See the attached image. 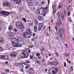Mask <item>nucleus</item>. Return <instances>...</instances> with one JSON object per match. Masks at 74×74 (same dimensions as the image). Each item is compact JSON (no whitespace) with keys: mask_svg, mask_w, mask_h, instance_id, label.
<instances>
[{"mask_svg":"<svg viewBox=\"0 0 74 74\" xmlns=\"http://www.w3.org/2000/svg\"><path fill=\"white\" fill-rule=\"evenodd\" d=\"M27 3L28 4H33V0H27Z\"/></svg>","mask_w":74,"mask_h":74,"instance_id":"obj_13","label":"nucleus"},{"mask_svg":"<svg viewBox=\"0 0 74 74\" xmlns=\"http://www.w3.org/2000/svg\"><path fill=\"white\" fill-rule=\"evenodd\" d=\"M28 53H30V49L28 50Z\"/></svg>","mask_w":74,"mask_h":74,"instance_id":"obj_54","label":"nucleus"},{"mask_svg":"<svg viewBox=\"0 0 74 74\" xmlns=\"http://www.w3.org/2000/svg\"><path fill=\"white\" fill-rule=\"evenodd\" d=\"M34 32H36L37 31V28L36 27V26H35L34 27Z\"/></svg>","mask_w":74,"mask_h":74,"instance_id":"obj_22","label":"nucleus"},{"mask_svg":"<svg viewBox=\"0 0 74 74\" xmlns=\"http://www.w3.org/2000/svg\"><path fill=\"white\" fill-rule=\"evenodd\" d=\"M56 30V32H57L58 31V28H57V27H55Z\"/></svg>","mask_w":74,"mask_h":74,"instance_id":"obj_47","label":"nucleus"},{"mask_svg":"<svg viewBox=\"0 0 74 74\" xmlns=\"http://www.w3.org/2000/svg\"><path fill=\"white\" fill-rule=\"evenodd\" d=\"M17 0H13V2H14L15 3H16V1Z\"/></svg>","mask_w":74,"mask_h":74,"instance_id":"obj_48","label":"nucleus"},{"mask_svg":"<svg viewBox=\"0 0 74 74\" xmlns=\"http://www.w3.org/2000/svg\"><path fill=\"white\" fill-rule=\"evenodd\" d=\"M5 64H8V62H5Z\"/></svg>","mask_w":74,"mask_h":74,"instance_id":"obj_46","label":"nucleus"},{"mask_svg":"<svg viewBox=\"0 0 74 74\" xmlns=\"http://www.w3.org/2000/svg\"><path fill=\"white\" fill-rule=\"evenodd\" d=\"M36 56H40V53H36Z\"/></svg>","mask_w":74,"mask_h":74,"instance_id":"obj_34","label":"nucleus"},{"mask_svg":"<svg viewBox=\"0 0 74 74\" xmlns=\"http://www.w3.org/2000/svg\"><path fill=\"white\" fill-rule=\"evenodd\" d=\"M22 63H18L17 64V65H18V66H21V65H22Z\"/></svg>","mask_w":74,"mask_h":74,"instance_id":"obj_39","label":"nucleus"},{"mask_svg":"<svg viewBox=\"0 0 74 74\" xmlns=\"http://www.w3.org/2000/svg\"><path fill=\"white\" fill-rule=\"evenodd\" d=\"M35 24L36 25H37L38 24V23L37 21L36 20V21L35 22Z\"/></svg>","mask_w":74,"mask_h":74,"instance_id":"obj_26","label":"nucleus"},{"mask_svg":"<svg viewBox=\"0 0 74 74\" xmlns=\"http://www.w3.org/2000/svg\"><path fill=\"white\" fill-rule=\"evenodd\" d=\"M30 59H33V56L31 55L30 56Z\"/></svg>","mask_w":74,"mask_h":74,"instance_id":"obj_51","label":"nucleus"},{"mask_svg":"<svg viewBox=\"0 0 74 74\" xmlns=\"http://www.w3.org/2000/svg\"><path fill=\"white\" fill-rule=\"evenodd\" d=\"M12 42L14 47H21V45L18 43L16 38H13L12 40Z\"/></svg>","mask_w":74,"mask_h":74,"instance_id":"obj_1","label":"nucleus"},{"mask_svg":"<svg viewBox=\"0 0 74 74\" xmlns=\"http://www.w3.org/2000/svg\"><path fill=\"white\" fill-rule=\"evenodd\" d=\"M58 64V62L57 61H56L54 62H53V66H56Z\"/></svg>","mask_w":74,"mask_h":74,"instance_id":"obj_20","label":"nucleus"},{"mask_svg":"<svg viewBox=\"0 0 74 74\" xmlns=\"http://www.w3.org/2000/svg\"><path fill=\"white\" fill-rule=\"evenodd\" d=\"M28 73L30 74H33V72H32V71H30V70H29L28 71Z\"/></svg>","mask_w":74,"mask_h":74,"instance_id":"obj_35","label":"nucleus"},{"mask_svg":"<svg viewBox=\"0 0 74 74\" xmlns=\"http://www.w3.org/2000/svg\"><path fill=\"white\" fill-rule=\"evenodd\" d=\"M5 71H6V72H9V70H5Z\"/></svg>","mask_w":74,"mask_h":74,"instance_id":"obj_61","label":"nucleus"},{"mask_svg":"<svg viewBox=\"0 0 74 74\" xmlns=\"http://www.w3.org/2000/svg\"><path fill=\"white\" fill-rule=\"evenodd\" d=\"M33 3L28 4V6L29 7V8L31 9V10H33V7L32 6V5H33Z\"/></svg>","mask_w":74,"mask_h":74,"instance_id":"obj_14","label":"nucleus"},{"mask_svg":"<svg viewBox=\"0 0 74 74\" xmlns=\"http://www.w3.org/2000/svg\"><path fill=\"white\" fill-rule=\"evenodd\" d=\"M3 5L4 7H12V5L10 3L6 1L5 3H3Z\"/></svg>","mask_w":74,"mask_h":74,"instance_id":"obj_7","label":"nucleus"},{"mask_svg":"<svg viewBox=\"0 0 74 74\" xmlns=\"http://www.w3.org/2000/svg\"><path fill=\"white\" fill-rule=\"evenodd\" d=\"M2 50H3V48L0 46V51H2Z\"/></svg>","mask_w":74,"mask_h":74,"instance_id":"obj_44","label":"nucleus"},{"mask_svg":"<svg viewBox=\"0 0 74 74\" xmlns=\"http://www.w3.org/2000/svg\"><path fill=\"white\" fill-rule=\"evenodd\" d=\"M38 59H41V56L38 57Z\"/></svg>","mask_w":74,"mask_h":74,"instance_id":"obj_60","label":"nucleus"},{"mask_svg":"<svg viewBox=\"0 0 74 74\" xmlns=\"http://www.w3.org/2000/svg\"><path fill=\"white\" fill-rule=\"evenodd\" d=\"M42 19H43V17L41 16H38L37 18V19L38 21H42Z\"/></svg>","mask_w":74,"mask_h":74,"instance_id":"obj_16","label":"nucleus"},{"mask_svg":"<svg viewBox=\"0 0 74 74\" xmlns=\"http://www.w3.org/2000/svg\"><path fill=\"white\" fill-rule=\"evenodd\" d=\"M48 70H47V69H45V71H46V72H47V71Z\"/></svg>","mask_w":74,"mask_h":74,"instance_id":"obj_63","label":"nucleus"},{"mask_svg":"<svg viewBox=\"0 0 74 74\" xmlns=\"http://www.w3.org/2000/svg\"><path fill=\"white\" fill-rule=\"evenodd\" d=\"M35 36H36V34H35V33H33L32 35V36L34 37Z\"/></svg>","mask_w":74,"mask_h":74,"instance_id":"obj_45","label":"nucleus"},{"mask_svg":"<svg viewBox=\"0 0 74 74\" xmlns=\"http://www.w3.org/2000/svg\"><path fill=\"white\" fill-rule=\"evenodd\" d=\"M13 30H14V32H17V29H14Z\"/></svg>","mask_w":74,"mask_h":74,"instance_id":"obj_38","label":"nucleus"},{"mask_svg":"<svg viewBox=\"0 0 74 74\" xmlns=\"http://www.w3.org/2000/svg\"><path fill=\"white\" fill-rule=\"evenodd\" d=\"M71 2V0H69V3H70Z\"/></svg>","mask_w":74,"mask_h":74,"instance_id":"obj_55","label":"nucleus"},{"mask_svg":"<svg viewBox=\"0 0 74 74\" xmlns=\"http://www.w3.org/2000/svg\"><path fill=\"white\" fill-rule=\"evenodd\" d=\"M8 50H9V51H11V48H9Z\"/></svg>","mask_w":74,"mask_h":74,"instance_id":"obj_56","label":"nucleus"},{"mask_svg":"<svg viewBox=\"0 0 74 74\" xmlns=\"http://www.w3.org/2000/svg\"><path fill=\"white\" fill-rule=\"evenodd\" d=\"M29 70H30V71H33V69L31 68L30 69H29Z\"/></svg>","mask_w":74,"mask_h":74,"instance_id":"obj_42","label":"nucleus"},{"mask_svg":"<svg viewBox=\"0 0 74 74\" xmlns=\"http://www.w3.org/2000/svg\"><path fill=\"white\" fill-rule=\"evenodd\" d=\"M66 63L65 62L64 63V66L66 67Z\"/></svg>","mask_w":74,"mask_h":74,"instance_id":"obj_50","label":"nucleus"},{"mask_svg":"<svg viewBox=\"0 0 74 74\" xmlns=\"http://www.w3.org/2000/svg\"><path fill=\"white\" fill-rule=\"evenodd\" d=\"M40 51H44V49L43 48H41L40 49Z\"/></svg>","mask_w":74,"mask_h":74,"instance_id":"obj_31","label":"nucleus"},{"mask_svg":"<svg viewBox=\"0 0 74 74\" xmlns=\"http://www.w3.org/2000/svg\"><path fill=\"white\" fill-rule=\"evenodd\" d=\"M29 47L30 48H33V46L32 45L29 46Z\"/></svg>","mask_w":74,"mask_h":74,"instance_id":"obj_40","label":"nucleus"},{"mask_svg":"<svg viewBox=\"0 0 74 74\" xmlns=\"http://www.w3.org/2000/svg\"><path fill=\"white\" fill-rule=\"evenodd\" d=\"M68 21H69V22H72V20L71 19V18H68Z\"/></svg>","mask_w":74,"mask_h":74,"instance_id":"obj_32","label":"nucleus"},{"mask_svg":"<svg viewBox=\"0 0 74 74\" xmlns=\"http://www.w3.org/2000/svg\"><path fill=\"white\" fill-rule=\"evenodd\" d=\"M40 10H41V9H39L38 10H37L36 12V13H37L38 14H39V15L40 14V12H41Z\"/></svg>","mask_w":74,"mask_h":74,"instance_id":"obj_21","label":"nucleus"},{"mask_svg":"<svg viewBox=\"0 0 74 74\" xmlns=\"http://www.w3.org/2000/svg\"><path fill=\"white\" fill-rule=\"evenodd\" d=\"M60 24L59 23H56V26L59 27V26H60Z\"/></svg>","mask_w":74,"mask_h":74,"instance_id":"obj_27","label":"nucleus"},{"mask_svg":"<svg viewBox=\"0 0 74 74\" xmlns=\"http://www.w3.org/2000/svg\"><path fill=\"white\" fill-rule=\"evenodd\" d=\"M62 21H63L64 20V15L63 14H62Z\"/></svg>","mask_w":74,"mask_h":74,"instance_id":"obj_28","label":"nucleus"},{"mask_svg":"<svg viewBox=\"0 0 74 74\" xmlns=\"http://www.w3.org/2000/svg\"><path fill=\"white\" fill-rule=\"evenodd\" d=\"M16 26L18 29H23L25 28V27H24V25L22 24V23L20 21L18 22L16 24Z\"/></svg>","mask_w":74,"mask_h":74,"instance_id":"obj_5","label":"nucleus"},{"mask_svg":"<svg viewBox=\"0 0 74 74\" xmlns=\"http://www.w3.org/2000/svg\"><path fill=\"white\" fill-rule=\"evenodd\" d=\"M21 71H22V72H23V69H21Z\"/></svg>","mask_w":74,"mask_h":74,"instance_id":"obj_58","label":"nucleus"},{"mask_svg":"<svg viewBox=\"0 0 74 74\" xmlns=\"http://www.w3.org/2000/svg\"><path fill=\"white\" fill-rule=\"evenodd\" d=\"M0 14H3V15H4L5 16H8L10 14V13L9 12H7L5 11H1L0 12Z\"/></svg>","mask_w":74,"mask_h":74,"instance_id":"obj_8","label":"nucleus"},{"mask_svg":"<svg viewBox=\"0 0 74 74\" xmlns=\"http://www.w3.org/2000/svg\"><path fill=\"white\" fill-rule=\"evenodd\" d=\"M29 25H30L31 26H32V25H33V23H31L29 24Z\"/></svg>","mask_w":74,"mask_h":74,"instance_id":"obj_57","label":"nucleus"},{"mask_svg":"<svg viewBox=\"0 0 74 74\" xmlns=\"http://www.w3.org/2000/svg\"><path fill=\"white\" fill-rule=\"evenodd\" d=\"M56 55H58V53L56 52Z\"/></svg>","mask_w":74,"mask_h":74,"instance_id":"obj_59","label":"nucleus"},{"mask_svg":"<svg viewBox=\"0 0 74 74\" xmlns=\"http://www.w3.org/2000/svg\"><path fill=\"white\" fill-rule=\"evenodd\" d=\"M57 15L58 16V18H60V13L59 12H58L57 13Z\"/></svg>","mask_w":74,"mask_h":74,"instance_id":"obj_23","label":"nucleus"},{"mask_svg":"<svg viewBox=\"0 0 74 74\" xmlns=\"http://www.w3.org/2000/svg\"><path fill=\"white\" fill-rule=\"evenodd\" d=\"M48 64L49 65H51V66H53V62H50Z\"/></svg>","mask_w":74,"mask_h":74,"instance_id":"obj_36","label":"nucleus"},{"mask_svg":"<svg viewBox=\"0 0 74 74\" xmlns=\"http://www.w3.org/2000/svg\"><path fill=\"white\" fill-rule=\"evenodd\" d=\"M39 26L40 27L38 28V30H41V28L42 27L43 25L41 23H39Z\"/></svg>","mask_w":74,"mask_h":74,"instance_id":"obj_19","label":"nucleus"},{"mask_svg":"<svg viewBox=\"0 0 74 74\" xmlns=\"http://www.w3.org/2000/svg\"><path fill=\"white\" fill-rule=\"evenodd\" d=\"M47 1H48V5H49V0H47Z\"/></svg>","mask_w":74,"mask_h":74,"instance_id":"obj_52","label":"nucleus"},{"mask_svg":"<svg viewBox=\"0 0 74 74\" xmlns=\"http://www.w3.org/2000/svg\"><path fill=\"white\" fill-rule=\"evenodd\" d=\"M47 11L46 12H44V11H41V12L39 13V15H42V16H45V15H46V14H47Z\"/></svg>","mask_w":74,"mask_h":74,"instance_id":"obj_12","label":"nucleus"},{"mask_svg":"<svg viewBox=\"0 0 74 74\" xmlns=\"http://www.w3.org/2000/svg\"><path fill=\"white\" fill-rule=\"evenodd\" d=\"M70 69H71V72L72 71H73V68L72 67V66H71L70 67Z\"/></svg>","mask_w":74,"mask_h":74,"instance_id":"obj_29","label":"nucleus"},{"mask_svg":"<svg viewBox=\"0 0 74 74\" xmlns=\"http://www.w3.org/2000/svg\"><path fill=\"white\" fill-rule=\"evenodd\" d=\"M30 67V65H29V66H25V68L26 69H29Z\"/></svg>","mask_w":74,"mask_h":74,"instance_id":"obj_25","label":"nucleus"},{"mask_svg":"<svg viewBox=\"0 0 74 74\" xmlns=\"http://www.w3.org/2000/svg\"><path fill=\"white\" fill-rule=\"evenodd\" d=\"M52 8H54L53 10V14H55L56 12V5L55 4H53Z\"/></svg>","mask_w":74,"mask_h":74,"instance_id":"obj_10","label":"nucleus"},{"mask_svg":"<svg viewBox=\"0 0 74 74\" xmlns=\"http://www.w3.org/2000/svg\"><path fill=\"white\" fill-rule=\"evenodd\" d=\"M16 3V4L20 5L21 4V1L20 0H17Z\"/></svg>","mask_w":74,"mask_h":74,"instance_id":"obj_18","label":"nucleus"},{"mask_svg":"<svg viewBox=\"0 0 74 74\" xmlns=\"http://www.w3.org/2000/svg\"><path fill=\"white\" fill-rule=\"evenodd\" d=\"M58 69L55 68H52L49 70V74H56L58 73Z\"/></svg>","mask_w":74,"mask_h":74,"instance_id":"obj_6","label":"nucleus"},{"mask_svg":"<svg viewBox=\"0 0 74 74\" xmlns=\"http://www.w3.org/2000/svg\"><path fill=\"white\" fill-rule=\"evenodd\" d=\"M29 41V40H25V42H29V41Z\"/></svg>","mask_w":74,"mask_h":74,"instance_id":"obj_53","label":"nucleus"},{"mask_svg":"<svg viewBox=\"0 0 74 74\" xmlns=\"http://www.w3.org/2000/svg\"><path fill=\"white\" fill-rule=\"evenodd\" d=\"M31 41L32 42L34 41H35V38H33L32 39Z\"/></svg>","mask_w":74,"mask_h":74,"instance_id":"obj_37","label":"nucleus"},{"mask_svg":"<svg viewBox=\"0 0 74 74\" xmlns=\"http://www.w3.org/2000/svg\"><path fill=\"white\" fill-rule=\"evenodd\" d=\"M22 20H23V21H24L25 22V23H26V19H25V18H23L22 19Z\"/></svg>","mask_w":74,"mask_h":74,"instance_id":"obj_33","label":"nucleus"},{"mask_svg":"<svg viewBox=\"0 0 74 74\" xmlns=\"http://www.w3.org/2000/svg\"><path fill=\"white\" fill-rule=\"evenodd\" d=\"M7 34L9 37H13L14 36V34L12 32H8Z\"/></svg>","mask_w":74,"mask_h":74,"instance_id":"obj_11","label":"nucleus"},{"mask_svg":"<svg viewBox=\"0 0 74 74\" xmlns=\"http://www.w3.org/2000/svg\"><path fill=\"white\" fill-rule=\"evenodd\" d=\"M27 30L28 31V32H26L25 33H24L23 36L24 37L26 38H31L32 35V34H30L31 30L29 28H28L27 29Z\"/></svg>","mask_w":74,"mask_h":74,"instance_id":"obj_2","label":"nucleus"},{"mask_svg":"<svg viewBox=\"0 0 74 74\" xmlns=\"http://www.w3.org/2000/svg\"><path fill=\"white\" fill-rule=\"evenodd\" d=\"M70 12H69L68 13V16H70Z\"/></svg>","mask_w":74,"mask_h":74,"instance_id":"obj_41","label":"nucleus"},{"mask_svg":"<svg viewBox=\"0 0 74 74\" xmlns=\"http://www.w3.org/2000/svg\"><path fill=\"white\" fill-rule=\"evenodd\" d=\"M26 62L27 63H30V62L29 61H27Z\"/></svg>","mask_w":74,"mask_h":74,"instance_id":"obj_43","label":"nucleus"},{"mask_svg":"<svg viewBox=\"0 0 74 74\" xmlns=\"http://www.w3.org/2000/svg\"><path fill=\"white\" fill-rule=\"evenodd\" d=\"M9 30L10 31H11V30H13V26L12 25H10V26L8 27Z\"/></svg>","mask_w":74,"mask_h":74,"instance_id":"obj_17","label":"nucleus"},{"mask_svg":"<svg viewBox=\"0 0 74 74\" xmlns=\"http://www.w3.org/2000/svg\"><path fill=\"white\" fill-rule=\"evenodd\" d=\"M35 62H36V63H37V64H40V61H39L38 60H36Z\"/></svg>","mask_w":74,"mask_h":74,"instance_id":"obj_24","label":"nucleus"},{"mask_svg":"<svg viewBox=\"0 0 74 74\" xmlns=\"http://www.w3.org/2000/svg\"><path fill=\"white\" fill-rule=\"evenodd\" d=\"M29 57V55L27 53V52L26 51H23L20 55L19 57L21 59L26 58H27Z\"/></svg>","mask_w":74,"mask_h":74,"instance_id":"obj_3","label":"nucleus"},{"mask_svg":"<svg viewBox=\"0 0 74 74\" xmlns=\"http://www.w3.org/2000/svg\"><path fill=\"white\" fill-rule=\"evenodd\" d=\"M57 34L61 38H63V36L64 35V29L63 28H59L58 32H57Z\"/></svg>","mask_w":74,"mask_h":74,"instance_id":"obj_4","label":"nucleus"},{"mask_svg":"<svg viewBox=\"0 0 74 74\" xmlns=\"http://www.w3.org/2000/svg\"><path fill=\"white\" fill-rule=\"evenodd\" d=\"M53 20L52 19H51V23H53Z\"/></svg>","mask_w":74,"mask_h":74,"instance_id":"obj_62","label":"nucleus"},{"mask_svg":"<svg viewBox=\"0 0 74 74\" xmlns=\"http://www.w3.org/2000/svg\"><path fill=\"white\" fill-rule=\"evenodd\" d=\"M17 55V52H14L12 53L10 55V56H16Z\"/></svg>","mask_w":74,"mask_h":74,"instance_id":"obj_15","label":"nucleus"},{"mask_svg":"<svg viewBox=\"0 0 74 74\" xmlns=\"http://www.w3.org/2000/svg\"><path fill=\"white\" fill-rule=\"evenodd\" d=\"M64 15H66V11L64 10Z\"/></svg>","mask_w":74,"mask_h":74,"instance_id":"obj_49","label":"nucleus"},{"mask_svg":"<svg viewBox=\"0 0 74 74\" xmlns=\"http://www.w3.org/2000/svg\"><path fill=\"white\" fill-rule=\"evenodd\" d=\"M3 41V39L1 38H0V43Z\"/></svg>","mask_w":74,"mask_h":74,"instance_id":"obj_30","label":"nucleus"},{"mask_svg":"<svg viewBox=\"0 0 74 74\" xmlns=\"http://www.w3.org/2000/svg\"><path fill=\"white\" fill-rule=\"evenodd\" d=\"M59 8H61V6L60 5H59Z\"/></svg>","mask_w":74,"mask_h":74,"instance_id":"obj_64","label":"nucleus"},{"mask_svg":"<svg viewBox=\"0 0 74 74\" xmlns=\"http://www.w3.org/2000/svg\"><path fill=\"white\" fill-rule=\"evenodd\" d=\"M0 59H4V60H8V56L7 55H2L0 56Z\"/></svg>","mask_w":74,"mask_h":74,"instance_id":"obj_9","label":"nucleus"}]
</instances>
